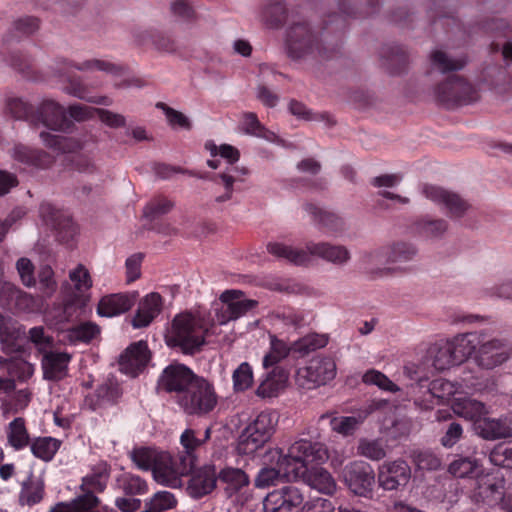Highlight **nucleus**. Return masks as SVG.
I'll return each instance as SVG.
<instances>
[{"mask_svg": "<svg viewBox=\"0 0 512 512\" xmlns=\"http://www.w3.org/2000/svg\"><path fill=\"white\" fill-rule=\"evenodd\" d=\"M482 330L458 334L452 339H449V344L453 350L454 356L458 365L466 361L469 357L475 354L481 343Z\"/></svg>", "mask_w": 512, "mask_h": 512, "instance_id": "obj_28", "label": "nucleus"}, {"mask_svg": "<svg viewBox=\"0 0 512 512\" xmlns=\"http://www.w3.org/2000/svg\"><path fill=\"white\" fill-rule=\"evenodd\" d=\"M448 223L444 219L422 218L414 223V232L426 239L442 237L447 231Z\"/></svg>", "mask_w": 512, "mask_h": 512, "instance_id": "obj_50", "label": "nucleus"}, {"mask_svg": "<svg viewBox=\"0 0 512 512\" xmlns=\"http://www.w3.org/2000/svg\"><path fill=\"white\" fill-rule=\"evenodd\" d=\"M418 254L417 247L410 242L397 241L365 253L362 268L377 277L407 271V264Z\"/></svg>", "mask_w": 512, "mask_h": 512, "instance_id": "obj_3", "label": "nucleus"}, {"mask_svg": "<svg viewBox=\"0 0 512 512\" xmlns=\"http://www.w3.org/2000/svg\"><path fill=\"white\" fill-rule=\"evenodd\" d=\"M253 369L248 362H242L232 374L233 390L236 393L248 390L253 384Z\"/></svg>", "mask_w": 512, "mask_h": 512, "instance_id": "obj_61", "label": "nucleus"}, {"mask_svg": "<svg viewBox=\"0 0 512 512\" xmlns=\"http://www.w3.org/2000/svg\"><path fill=\"white\" fill-rule=\"evenodd\" d=\"M277 415L271 411H262L243 430L239 437L237 450L240 454H253L269 441L277 424Z\"/></svg>", "mask_w": 512, "mask_h": 512, "instance_id": "obj_11", "label": "nucleus"}, {"mask_svg": "<svg viewBox=\"0 0 512 512\" xmlns=\"http://www.w3.org/2000/svg\"><path fill=\"white\" fill-rule=\"evenodd\" d=\"M6 107L9 113L18 120H24L35 126L37 118L36 109L32 104L22 97H9L6 101Z\"/></svg>", "mask_w": 512, "mask_h": 512, "instance_id": "obj_52", "label": "nucleus"}, {"mask_svg": "<svg viewBox=\"0 0 512 512\" xmlns=\"http://www.w3.org/2000/svg\"><path fill=\"white\" fill-rule=\"evenodd\" d=\"M336 363L331 357H320L297 371V379L302 386L308 389L325 385L336 376Z\"/></svg>", "mask_w": 512, "mask_h": 512, "instance_id": "obj_17", "label": "nucleus"}, {"mask_svg": "<svg viewBox=\"0 0 512 512\" xmlns=\"http://www.w3.org/2000/svg\"><path fill=\"white\" fill-rule=\"evenodd\" d=\"M70 356L64 352L46 351L42 357V368L44 378L58 381L67 374Z\"/></svg>", "mask_w": 512, "mask_h": 512, "instance_id": "obj_34", "label": "nucleus"}, {"mask_svg": "<svg viewBox=\"0 0 512 512\" xmlns=\"http://www.w3.org/2000/svg\"><path fill=\"white\" fill-rule=\"evenodd\" d=\"M35 126L42 124L53 131H67L72 125L62 105L51 99L43 100L36 109Z\"/></svg>", "mask_w": 512, "mask_h": 512, "instance_id": "obj_21", "label": "nucleus"}, {"mask_svg": "<svg viewBox=\"0 0 512 512\" xmlns=\"http://www.w3.org/2000/svg\"><path fill=\"white\" fill-rule=\"evenodd\" d=\"M174 207V203L162 196L155 197L151 199L143 208V216L153 221L160 216H163L169 213Z\"/></svg>", "mask_w": 512, "mask_h": 512, "instance_id": "obj_62", "label": "nucleus"}, {"mask_svg": "<svg viewBox=\"0 0 512 512\" xmlns=\"http://www.w3.org/2000/svg\"><path fill=\"white\" fill-rule=\"evenodd\" d=\"M453 412L473 422V427L478 419H481L487 412L484 403L472 398H456L452 405Z\"/></svg>", "mask_w": 512, "mask_h": 512, "instance_id": "obj_45", "label": "nucleus"}, {"mask_svg": "<svg viewBox=\"0 0 512 512\" xmlns=\"http://www.w3.org/2000/svg\"><path fill=\"white\" fill-rule=\"evenodd\" d=\"M271 456L272 459L279 457L282 461V469L291 471L294 479L305 475L310 464H319L328 459L325 445L308 439L296 440L290 444L287 450L283 448L273 449L271 450Z\"/></svg>", "mask_w": 512, "mask_h": 512, "instance_id": "obj_6", "label": "nucleus"}, {"mask_svg": "<svg viewBox=\"0 0 512 512\" xmlns=\"http://www.w3.org/2000/svg\"><path fill=\"white\" fill-rule=\"evenodd\" d=\"M180 444L183 447V451L178 453L181 459L189 457L190 467L193 468L196 462L195 451L203 444V440L196 436V432L193 429H186L180 436Z\"/></svg>", "mask_w": 512, "mask_h": 512, "instance_id": "obj_58", "label": "nucleus"}, {"mask_svg": "<svg viewBox=\"0 0 512 512\" xmlns=\"http://www.w3.org/2000/svg\"><path fill=\"white\" fill-rule=\"evenodd\" d=\"M112 488L126 496H142L149 490L147 481L131 472H122L117 475Z\"/></svg>", "mask_w": 512, "mask_h": 512, "instance_id": "obj_39", "label": "nucleus"}, {"mask_svg": "<svg viewBox=\"0 0 512 512\" xmlns=\"http://www.w3.org/2000/svg\"><path fill=\"white\" fill-rule=\"evenodd\" d=\"M410 478V467L403 460L384 463L379 468L378 482L384 490H396L407 484Z\"/></svg>", "mask_w": 512, "mask_h": 512, "instance_id": "obj_26", "label": "nucleus"}, {"mask_svg": "<svg viewBox=\"0 0 512 512\" xmlns=\"http://www.w3.org/2000/svg\"><path fill=\"white\" fill-rule=\"evenodd\" d=\"M285 48L288 57L293 60L315 55L330 58L336 51V46L327 48L320 43L318 32L306 20H297L288 26Z\"/></svg>", "mask_w": 512, "mask_h": 512, "instance_id": "obj_7", "label": "nucleus"}, {"mask_svg": "<svg viewBox=\"0 0 512 512\" xmlns=\"http://www.w3.org/2000/svg\"><path fill=\"white\" fill-rule=\"evenodd\" d=\"M299 478H303L310 488L326 495H332L336 490L335 480L323 468L308 469L305 475H301Z\"/></svg>", "mask_w": 512, "mask_h": 512, "instance_id": "obj_41", "label": "nucleus"}, {"mask_svg": "<svg viewBox=\"0 0 512 512\" xmlns=\"http://www.w3.org/2000/svg\"><path fill=\"white\" fill-rule=\"evenodd\" d=\"M227 497H232L249 484L248 475L240 468L225 467L217 475Z\"/></svg>", "mask_w": 512, "mask_h": 512, "instance_id": "obj_40", "label": "nucleus"}, {"mask_svg": "<svg viewBox=\"0 0 512 512\" xmlns=\"http://www.w3.org/2000/svg\"><path fill=\"white\" fill-rule=\"evenodd\" d=\"M423 363L425 367L430 363L437 371H443L458 365L448 340L433 344L428 350L426 362Z\"/></svg>", "mask_w": 512, "mask_h": 512, "instance_id": "obj_37", "label": "nucleus"}, {"mask_svg": "<svg viewBox=\"0 0 512 512\" xmlns=\"http://www.w3.org/2000/svg\"><path fill=\"white\" fill-rule=\"evenodd\" d=\"M37 288L44 297H51L57 290L54 271L49 265H43L38 271Z\"/></svg>", "mask_w": 512, "mask_h": 512, "instance_id": "obj_63", "label": "nucleus"}, {"mask_svg": "<svg viewBox=\"0 0 512 512\" xmlns=\"http://www.w3.org/2000/svg\"><path fill=\"white\" fill-rule=\"evenodd\" d=\"M122 396L119 383L112 377H108L98 385L95 392L85 397V404L92 411L110 407L118 403Z\"/></svg>", "mask_w": 512, "mask_h": 512, "instance_id": "obj_25", "label": "nucleus"}, {"mask_svg": "<svg viewBox=\"0 0 512 512\" xmlns=\"http://www.w3.org/2000/svg\"><path fill=\"white\" fill-rule=\"evenodd\" d=\"M267 457L269 458V461L274 464V466L263 467L259 470L255 478V486L257 488H267L271 485H274L280 477L292 478L291 471H285L282 469L283 465L279 457H274L272 459L271 450L269 451Z\"/></svg>", "mask_w": 512, "mask_h": 512, "instance_id": "obj_43", "label": "nucleus"}, {"mask_svg": "<svg viewBox=\"0 0 512 512\" xmlns=\"http://www.w3.org/2000/svg\"><path fill=\"white\" fill-rule=\"evenodd\" d=\"M39 136L45 146L57 152L68 153L78 148V143L69 137L47 131L40 132Z\"/></svg>", "mask_w": 512, "mask_h": 512, "instance_id": "obj_59", "label": "nucleus"}, {"mask_svg": "<svg viewBox=\"0 0 512 512\" xmlns=\"http://www.w3.org/2000/svg\"><path fill=\"white\" fill-rule=\"evenodd\" d=\"M189 474L185 491L192 499H201L211 494L216 488L217 475L214 467L211 465L202 466L194 471L191 470Z\"/></svg>", "mask_w": 512, "mask_h": 512, "instance_id": "obj_23", "label": "nucleus"}, {"mask_svg": "<svg viewBox=\"0 0 512 512\" xmlns=\"http://www.w3.org/2000/svg\"><path fill=\"white\" fill-rule=\"evenodd\" d=\"M303 208L315 223H318L328 231L338 232L343 229L344 222L335 213L324 210L312 203H306Z\"/></svg>", "mask_w": 512, "mask_h": 512, "instance_id": "obj_46", "label": "nucleus"}, {"mask_svg": "<svg viewBox=\"0 0 512 512\" xmlns=\"http://www.w3.org/2000/svg\"><path fill=\"white\" fill-rule=\"evenodd\" d=\"M288 375L284 369L274 367L267 372L256 389V395L260 398H272L286 387Z\"/></svg>", "mask_w": 512, "mask_h": 512, "instance_id": "obj_38", "label": "nucleus"}, {"mask_svg": "<svg viewBox=\"0 0 512 512\" xmlns=\"http://www.w3.org/2000/svg\"><path fill=\"white\" fill-rule=\"evenodd\" d=\"M110 477L109 465L102 461L94 465L90 472L82 478L81 496L95 495V493L103 492Z\"/></svg>", "mask_w": 512, "mask_h": 512, "instance_id": "obj_33", "label": "nucleus"}, {"mask_svg": "<svg viewBox=\"0 0 512 512\" xmlns=\"http://www.w3.org/2000/svg\"><path fill=\"white\" fill-rule=\"evenodd\" d=\"M197 376L198 374L185 364L172 362L159 375L157 389L172 394L176 403V398L184 394Z\"/></svg>", "mask_w": 512, "mask_h": 512, "instance_id": "obj_15", "label": "nucleus"}, {"mask_svg": "<svg viewBox=\"0 0 512 512\" xmlns=\"http://www.w3.org/2000/svg\"><path fill=\"white\" fill-rule=\"evenodd\" d=\"M243 295L240 290H226L220 295L223 306L216 313L219 324L237 320L258 306L257 300L243 298Z\"/></svg>", "mask_w": 512, "mask_h": 512, "instance_id": "obj_16", "label": "nucleus"}, {"mask_svg": "<svg viewBox=\"0 0 512 512\" xmlns=\"http://www.w3.org/2000/svg\"><path fill=\"white\" fill-rule=\"evenodd\" d=\"M134 41L138 45L151 43L156 49L165 52H174L177 48L175 40L155 29L135 28L132 31Z\"/></svg>", "mask_w": 512, "mask_h": 512, "instance_id": "obj_35", "label": "nucleus"}, {"mask_svg": "<svg viewBox=\"0 0 512 512\" xmlns=\"http://www.w3.org/2000/svg\"><path fill=\"white\" fill-rule=\"evenodd\" d=\"M162 309V298L158 293L147 294L138 305V309L131 320L134 328H144L160 314Z\"/></svg>", "mask_w": 512, "mask_h": 512, "instance_id": "obj_29", "label": "nucleus"}, {"mask_svg": "<svg viewBox=\"0 0 512 512\" xmlns=\"http://www.w3.org/2000/svg\"><path fill=\"white\" fill-rule=\"evenodd\" d=\"M433 94L435 100L447 108L468 104L476 98L474 87L458 75L448 76L445 81L437 84Z\"/></svg>", "mask_w": 512, "mask_h": 512, "instance_id": "obj_13", "label": "nucleus"}, {"mask_svg": "<svg viewBox=\"0 0 512 512\" xmlns=\"http://www.w3.org/2000/svg\"><path fill=\"white\" fill-rule=\"evenodd\" d=\"M267 250L273 256L298 266L308 264L312 256L337 267H343L351 260V253L346 246L325 241L308 242L306 250L281 242H271L268 243Z\"/></svg>", "mask_w": 512, "mask_h": 512, "instance_id": "obj_2", "label": "nucleus"}, {"mask_svg": "<svg viewBox=\"0 0 512 512\" xmlns=\"http://www.w3.org/2000/svg\"><path fill=\"white\" fill-rule=\"evenodd\" d=\"M475 433L485 440L508 438L512 429L506 418H490L485 415L475 422Z\"/></svg>", "mask_w": 512, "mask_h": 512, "instance_id": "obj_31", "label": "nucleus"}, {"mask_svg": "<svg viewBox=\"0 0 512 512\" xmlns=\"http://www.w3.org/2000/svg\"><path fill=\"white\" fill-rule=\"evenodd\" d=\"M510 343L502 338L492 337L489 330H482L481 343L475 354V363L483 369H493L506 362L511 355Z\"/></svg>", "mask_w": 512, "mask_h": 512, "instance_id": "obj_14", "label": "nucleus"}, {"mask_svg": "<svg viewBox=\"0 0 512 512\" xmlns=\"http://www.w3.org/2000/svg\"><path fill=\"white\" fill-rule=\"evenodd\" d=\"M293 354V343L279 339L274 334H269V351L264 355L262 365L265 369L278 367L277 364Z\"/></svg>", "mask_w": 512, "mask_h": 512, "instance_id": "obj_42", "label": "nucleus"}, {"mask_svg": "<svg viewBox=\"0 0 512 512\" xmlns=\"http://www.w3.org/2000/svg\"><path fill=\"white\" fill-rule=\"evenodd\" d=\"M340 11L348 16H367L376 11L378 0H339Z\"/></svg>", "mask_w": 512, "mask_h": 512, "instance_id": "obj_55", "label": "nucleus"}, {"mask_svg": "<svg viewBox=\"0 0 512 512\" xmlns=\"http://www.w3.org/2000/svg\"><path fill=\"white\" fill-rule=\"evenodd\" d=\"M329 342L327 334L310 333L293 342V355L304 357L318 349L324 348Z\"/></svg>", "mask_w": 512, "mask_h": 512, "instance_id": "obj_47", "label": "nucleus"}, {"mask_svg": "<svg viewBox=\"0 0 512 512\" xmlns=\"http://www.w3.org/2000/svg\"><path fill=\"white\" fill-rule=\"evenodd\" d=\"M176 404L189 416L203 417L216 408L218 395L214 384L198 375L184 394L176 398Z\"/></svg>", "mask_w": 512, "mask_h": 512, "instance_id": "obj_9", "label": "nucleus"}, {"mask_svg": "<svg viewBox=\"0 0 512 512\" xmlns=\"http://www.w3.org/2000/svg\"><path fill=\"white\" fill-rule=\"evenodd\" d=\"M304 501L300 489L293 485H286L270 492L264 499L266 512H291Z\"/></svg>", "mask_w": 512, "mask_h": 512, "instance_id": "obj_20", "label": "nucleus"}, {"mask_svg": "<svg viewBox=\"0 0 512 512\" xmlns=\"http://www.w3.org/2000/svg\"><path fill=\"white\" fill-rule=\"evenodd\" d=\"M45 495L44 480L35 476L32 471L29 472L27 478L21 483L19 492V504L21 506L32 507L39 504Z\"/></svg>", "mask_w": 512, "mask_h": 512, "instance_id": "obj_36", "label": "nucleus"}, {"mask_svg": "<svg viewBox=\"0 0 512 512\" xmlns=\"http://www.w3.org/2000/svg\"><path fill=\"white\" fill-rule=\"evenodd\" d=\"M150 351L147 342L132 343L119 358V370L131 377L139 375L150 360Z\"/></svg>", "mask_w": 512, "mask_h": 512, "instance_id": "obj_22", "label": "nucleus"}, {"mask_svg": "<svg viewBox=\"0 0 512 512\" xmlns=\"http://www.w3.org/2000/svg\"><path fill=\"white\" fill-rule=\"evenodd\" d=\"M129 456L138 469L151 471L158 484L170 488L182 487L183 477L188 476L192 470L189 457L181 459L178 454L173 456L153 447L134 448Z\"/></svg>", "mask_w": 512, "mask_h": 512, "instance_id": "obj_1", "label": "nucleus"}, {"mask_svg": "<svg viewBox=\"0 0 512 512\" xmlns=\"http://www.w3.org/2000/svg\"><path fill=\"white\" fill-rule=\"evenodd\" d=\"M242 129L246 134L263 138L274 142L276 135L272 131L266 129L258 120L257 115L252 112L245 113L242 121Z\"/></svg>", "mask_w": 512, "mask_h": 512, "instance_id": "obj_60", "label": "nucleus"}, {"mask_svg": "<svg viewBox=\"0 0 512 512\" xmlns=\"http://www.w3.org/2000/svg\"><path fill=\"white\" fill-rule=\"evenodd\" d=\"M138 293H116L103 296L97 306L101 317H115L127 312L136 302Z\"/></svg>", "mask_w": 512, "mask_h": 512, "instance_id": "obj_27", "label": "nucleus"}, {"mask_svg": "<svg viewBox=\"0 0 512 512\" xmlns=\"http://www.w3.org/2000/svg\"><path fill=\"white\" fill-rule=\"evenodd\" d=\"M76 69L78 71H103L113 75H119L122 73L123 68L112 62L100 59L85 60L82 63H74L67 59H63L58 62L57 72L60 77L68 82L65 88V92L81 100H85L90 103L106 105L112 104V100L107 96H88L87 89L82 84L79 78L71 75V70Z\"/></svg>", "mask_w": 512, "mask_h": 512, "instance_id": "obj_5", "label": "nucleus"}, {"mask_svg": "<svg viewBox=\"0 0 512 512\" xmlns=\"http://www.w3.org/2000/svg\"><path fill=\"white\" fill-rule=\"evenodd\" d=\"M383 66L391 73L398 74L407 63V53L404 47L396 44H389L382 47L380 51Z\"/></svg>", "mask_w": 512, "mask_h": 512, "instance_id": "obj_44", "label": "nucleus"}, {"mask_svg": "<svg viewBox=\"0 0 512 512\" xmlns=\"http://www.w3.org/2000/svg\"><path fill=\"white\" fill-rule=\"evenodd\" d=\"M421 192L427 199L445 210L451 218L463 217L470 207L459 194L439 186L424 184Z\"/></svg>", "mask_w": 512, "mask_h": 512, "instance_id": "obj_18", "label": "nucleus"}, {"mask_svg": "<svg viewBox=\"0 0 512 512\" xmlns=\"http://www.w3.org/2000/svg\"><path fill=\"white\" fill-rule=\"evenodd\" d=\"M286 5L282 0H269L261 11V20L268 28H279L286 18Z\"/></svg>", "mask_w": 512, "mask_h": 512, "instance_id": "obj_48", "label": "nucleus"}, {"mask_svg": "<svg viewBox=\"0 0 512 512\" xmlns=\"http://www.w3.org/2000/svg\"><path fill=\"white\" fill-rule=\"evenodd\" d=\"M403 373L410 384L415 396V404L424 409H430L434 405L433 399L448 400L456 393L455 385L445 379L430 381L432 370L425 367L424 363H408L403 368Z\"/></svg>", "mask_w": 512, "mask_h": 512, "instance_id": "obj_4", "label": "nucleus"}, {"mask_svg": "<svg viewBox=\"0 0 512 512\" xmlns=\"http://www.w3.org/2000/svg\"><path fill=\"white\" fill-rule=\"evenodd\" d=\"M6 435L8 443L16 451L22 450L30 444L29 433L22 417H17L8 424Z\"/></svg>", "mask_w": 512, "mask_h": 512, "instance_id": "obj_49", "label": "nucleus"}, {"mask_svg": "<svg viewBox=\"0 0 512 512\" xmlns=\"http://www.w3.org/2000/svg\"><path fill=\"white\" fill-rule=\"evenodd\" d=\"M177 500L169 491H158L145 500V509L142 512H166L175 508Z\"/></svg>", "mask_w": 512, "mask_h": 512, "instance_id": "obj_57", "label": "nucleus"}, {"mask_svg": "<svg viewBox=\"0 0 512 512\" xmlns=\"http://www.w3.org/2000/svg\"><path fill=\"white\" fill-rule=\"evenodd\" d=\"M489 460L495 466L512 468V442L496 446L490 452Z\"/></svg>", "mask_w": 512, "mask_h": 512, "instance_id": "obj_64", "label": "nucleus"}, {"mask_svg": "<svg viewBox=\"0 0 512 512\" xmlns=\"http://www.w3.org/2000/svg\"><path fill=\"white\" fill-rule=\"evenodd\" d=\"M182 172L188 174L189 176H196L193 171ZM197 177L201 179H209L216 185L223 186L224 193L215 197V202L217 203H224L229 201L232 198L234 192V185L238 183L236 178L232 176V174H230L227 169H225L223 172L213 175L212 177H208L207 175H197Z\"/></svg>", "mask_w": 512, "mask_h": 512, "instance_id": "obj_51", "label": "nucleus"}, {"mask_svg": "<svg viewBox=\"0 0 512 512\" xmlns=\"http://www.w3.org/2000/svg\"><path fill=\"white\" fill-rule=\"evenodd\" d=\"M32 454L45 462L51 461L61 446V441L53 437H37L30 442Z\"/></svg>", "mask_w": 512, "mask_h": 512, "instance_id": "obj_53", "label": "nucleus"}, {"mask_svg": "<svg viewBox=\"0 0 512 512\" xmlns=\"http://www.w3.org/2000/svg\"><path fill=\"white\" fill-rule=\"evenodd\" d=\"M11 157L23 165L38 169H46L54 161L49 153L20 143L16 144L11 150Z\"/></svg>", "mask_w": 512, "mask_h": 512, "instance_id": "obj_32", "label": "nucleus"}, {"mask_svg": "<svg viewBox=\"0 0 512 512\" xmlns=\"http://www.w3.org/2000/svg\"><path fill=\"white\" fill-rule=\"evenodd\" d=\"M39 214L47 225L59 232L63 231L65 233L64 238H72L76 234L77 228L72 219L52 204L42 203L39 207Z\"/></svg>", "mask_w": 512, "mask_h": 512, "instance_id": "obj_30", "label": "nucleus"}, {"mask_svg": "<svg viewBox=\"0 0 512 512\" xmlns=\"http://www.w3.org/2000/svg\"><path fill=\"white\" fill-rule=\"evenodd\" d=\"M430 59L432 67L443 74L461 70L466 65V59L464 57L453 58L440 50L433 51L430 55Z\"/></svg>", "mask_w": 512, "mask_h": 512, "instance_id": "obj_54", "label": "nucleus"}, {"mask_svg": "<svg viewBox=\"0 0 512 512\" xmlns=\"http://www.w3.org/2000/svg\"><path fill=\"white\" fill-rule=\"evenodd\" d=\"M0 342L3 352L11 356L10 359H1L0 364L10 369L11 365L18 361V356L24 352L28 338L17 321L2 314H0Z\"/></svg>", "mask_w": 512, "mask_h": 512, "instance_id": "obj_12", "label": "nucleus"}, {"mask_svg": "<svg viewBox=\"0 0 512 512\" xmlns=\"http://www.w3.org/2000/svg\"><path fill=\"white\" fill-rule=\"evenodd\" d=\"M471 499L490 507L499 505L502 509L512 512V491L504 490L502 475L488 473L477 476L471 491Z\"/></svg>", "mask_w": 512, "mask_h": 512, "instance_id": "obj_10", "label": "nucleus"}, {"mask_svg": "<svg viewBox=\"0 0 512 512\" xmlns=\"http://www.w3.org/2000/svg\"><path fill=\"white\" fill-rule=\"evenodd\" d=\"M0 307L14 312H31L36 308L34 297L12 283L0 287Z\"/></svg>", "mask_w": 512, "mask_h": 512, "instance_id": "obj_24", "label": "nucleus"}, {"mask_svg": "<svg viewBox=\"0 0 512 512\" xmlns=\"http://www.w3.org/2000/svg\"><path fill=\"white\" fill-rule=\"evenodd\" d=\"M169 347L179 348L184 354L200 351L205 343V329L201 321L189 312L177 314L165 334Z\"/></svg>", "mask_w": 512, "mask_h": 512, "instance_id": "obj_8", "label": "nucleus"}, {"mask_svg": "<svg viewBox=\"0 0 512 512\" xmlns=\"http://www.w3.org/2000/svg\"><path fill=\"white\" fill-rule=\"evenodd\" d=\"M479 467L478 460L472 455H456L448 466V472L457 478L468 477Z\"/></svg>", "mask_w": 512, "mask_h": 512, "instance_id": "obj_56", "label": "nucleus"}, {"mask_svg": "<svg viewBox=\"0 0 512 512\" xmlns=\"http://www.w3.org/2000/svg\"><path fill=\"white\" fill-rule=\"evenodd\" d=\"M344 481L355 495L371 497L375 474L368 463L356 461L345 467Z\"/></svg>", "mask_w": 512, "mask_h": 512, "instance_id": "obj_19", "label": "nucleus"}]
</instances>
